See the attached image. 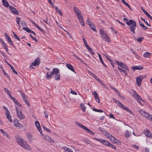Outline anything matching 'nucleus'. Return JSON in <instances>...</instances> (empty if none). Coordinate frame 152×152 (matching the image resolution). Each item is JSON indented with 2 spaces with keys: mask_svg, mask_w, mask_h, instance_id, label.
Segmentation results:
<instances>
[{
  "mask_svg": "<svg viewBox=\"0 0 152 152\" xmlns=\"http://www.w3.org/2000/svg\"><path fill=\"white\" fill-rule=\"evenodd\" d=\"M15 137L17 142L19 145L26 149L30 150L31 148L27 144V142L19 135H16Z\"/></svg>",
  "mask_w": 152,
  "mask_h": 152,
  "instance_id": "f257e3e1",
  "label": "nucleus"
},
{
  "mask_svg": "<svg viewBox=\"0 0 152 152\" xmlns=\"http://www.w3.org/2000/svg\"><path fill=\"white\" fill-rule=\"evenodd\" d=\"M123 20L126 21V24L129 26V28L130 29V31H132L133 34H135V29L136 26V23L135 21L132 20H130L128 21H127L128 19L125 18H123Z\"/></svg>",
  "mask_w": 152,
  "mask_h": 152,
  "instance_id": "f03ea898",
  "label": "nucleus"
},
{
  "mask_svg": "<svg viewBox=\"0 0 152 152\" xmlns=\"http://www.w3.org/2000/svg\"><path fill=\"white\" fill-rule=\"evenodd\" d=\"M100 34L103 39L107 42H110V38L104 30L101 29L100 30Z\"/></svg>",
  "mask_w": 152,
  "mask_h": 152,
  "instance_id": "7ed1b4c3",
  "label": "nucleus"
},
{
  "mask_svg": "<svg viewBox=\"0 0 152 152\" xmlns=\"http://www.w3.org/2000/svg\"><path fill=\"white\" fill-rule=\"evenodd\" d=\"M139 112L141 115L145 117L147 119L152 121V115L142 110H139Z\"/></svg>",
  "mask_w": 152,
  "mask_h": 152,
  "instance_id": "20e7f679",
  "label": "nucleus"
},
{
  "mask_svg": "<svg viewBox=\"0 0 152 152\" xmlns=\"http://www.w3.org/2000/svg\"><path fill=\"white\" fill-rule=\"evenodd\" d=\"M75 123L77 125H78L81 128H83L84 130L86 131L89 134L91 135H94V134L95 133L94 132L92 131L91 130L89 129L85 126L83 125L82 124H81L78 122H76Z\"/></svg>",
  "mask_w": 152,
  "mask_h": 152,
  "instance_id": "39448f33",
  "label": "nucleus"
},
{
  "mask_svg": "<svg viewBox=\"0 0 152 152\" xmlns=\"http://www.w3.org/2000/svg\"><path fill=\"white\" fill-rule=\"evenodd\" d=\"M134 95H132L133 97L137 101H141L143 102H145V101L142 100L141 97L135 91H133Z\"/></svg>",
  "mask_w": 152,
  "mask_h": 152,
  "instance_id": "423d86ee",
  "label": "nucleus"
},
{
  "mask_svg": "<svg viewBox=\"0 0 152 152\" xmlns=\"http://www.w3.org/2000/svg\"><path fill=\"white\" fill-rule=\"evenodd\" d=\"M143 78L144 77L142 75L136 77V82L138 86L141 85V83Z\"/></svg>",
  "mask_w": 152,
  "mask_h": 152,
  "instance_id": "0eeeda50",
  "label": "nucleus"
},
{
  "mask_svg": "<svg viewBox=\"0 0 152 152\" xmlns=\"http://www.w3.org/2000/svg\"><path fill=\"white\" fill-rule=\"evenodd\" d=\"M35 124L39 132L41 135H42V130L41 129L39 122L38 121H36L35 122Z\"/></svg>",
  "mask_w": 152,
  "mask_h": 152,
  "instance_id": "6e6552de",
  "label": "nucleus"
},
{
  "mask_svg": "<svg viewBox=\"0 0 152 152\" xmlns=\"http://www.w3.org/2000/svg\"><path fill=\"white\" fill-rule=\"evenodd\" d=\"M40 62V58L39 57H37L35 59L34 62L32 63L31 65L32 66H36L38 64L39 65Z\"/></svg>",
  "mask_w": 152,
  "mask_h": 152,
  "instance_id": "1a4fd4ad",
  "label": "nucleus"
},
{
  "mask_svg": "<svg viewBox=\"0 0 152 152\" xmlns=\"http://www.w3.org/2000/svg\"><path fill=\"white\" fill-rule=\"evenodd\" d=\"M9 7L12 13L17 15H18V12L15 8L12 7L11 6H9Z\"/></svg>",
  "mask_w": 152,
  "mask_h": 152,
  "instance_id": "9d476101",
  "label": "nucleus"
},
{
  "mask_svg": "<svg viewBox=\"0 0 152 152\" xmlns=\"http://www.w3.org/2000/svg\"><path fill=\"white\" fill-rule=\"evenodd\" d=\"M99 129L101 131V132L106 136L107 137L109 133L106 132V131L103 128L101 127H99Z\"/></svg>",
  "mask_w": 152,
  "mask_h": 152,
  "instance_id": "9b49d317",
  "label": "nucleus"
},
{
  "mask_svg": "<svg viewBox=\"0 0 152 152\" xmlns=\"http://www.w3.org/2000/svg\"><path fill=\"white\" fill-rule=\"evenodd\" d=\"M59 72V69L57 68H54L51 72V74L53 75H57L58 74Z\"/></svg>",
  "mask_w": 152,
  "mask_h": 152,
  "instance_id": "f8f14e48",
  "label": "nucleus"
},
{
  "mask_svg": "<svg viewBox=\"0 0 152 152\" xmlns=\"http://www.w3.org/2000/svg\"><path fill=\"white\" fill-rule=\"evenodd\" d=\"M115 62L117 64H118L120 67H122L123 68H124V67H125V66H126V65L123 62L118 61L116 60L115 61Z\"/></svg>",
  "mask_w": 152,
  "mask_h": 152,
  "instance_id": "ddd939ff",
  "label": "nucleus"
},
{
  "mask_svg": "<svg viewBox=\"0 0 152 152\" xmlns=\"http://www.w3.org/2000/svg\"><path fill=\"white\" fill-rule=\"evenodd\" d=\"M107 137L108 138L110 139L111 140L115 142H116L118 140L117 139H115L113 136L109 133Z\"/></svg>",
  "mask_w": 152,
  "mask_h": 152,
  "instance_id": "4468645a",
  "label": "nucleus"
},
{
  "mask_svg": "<svg viewBox=\"0 0 152 152\" xmlns=\"http://www.w3.org/2000/svg\"><path fill=\"white\" fill-rule=\"evenodd\" d=\"M11 99L14 101V103L16 104L17 106L20 107H22V105L19 103L14 97H12Z\"/></svg>",
  "mask_w": 152,
  "mask_h": 152,
  "instance_id": "2eb2a0df",
  "label": "nucleus"
},
{
  "mask_svg": "<svg viewBox=\"0 0 152 152\" xmlns=\"http://www.w3.org/2000/svg\"><path fill=\"white\" fill-rule=\"evenodd\" d=\"M66 66L70 70L73 72L75 73V72L74 69V68L72 65L70 64H67L66 65Z\"/></svg>",
  "mask_w": 152,
  "mask_h": 152,
  "instance_id": "dca6fc26",
  "label": "nucleus"
},
{
  "mask_svg": "<svg viewBox=\"0 0 152 152\" xmlns=\"http://www.w3.org/2000/svg\"><path fill=\"white\" fill-rule=\"evenodd\" d=\"M45 139L47 140L48 141L51 143H53L54 142V140L53 139H52L51 138L48 136H45Z\"/></svg>",
  "mask_w": 152,
  "mask_h": 152,
  "instance_id": "f3484780",
  "label": "nucleus"
},
{
  "mask_svg": "<svg viewBox=\"0 0 152 152\" xmlns=\"http://www.w3.org/2000/svg\"><path fill=\"white\" fill-rule=\"evenodd\" d=\"M120 107L123 109L126 110L128 112H129L130 113H131L132 114H133V113L127 107H125L122 104Z\"/></svg>",
  "mask_w": 152,
  "mask_h": 152,
  "instance_id": "a211bd4d",
  "label": "nucleus"
},
{
  "mask_svg": "<svg viewBox=\"0 0 152 152\" xmlns=\"http://www.w3.org/2000/svg\"><path fill=\"white\" fill-rule=\"evenodd\" d=\"M145 134L147 137L149 138L151 137V134L149 131L147 129L146 131H145Z\"/></svg>",
  "mask_w": 152,
  "mask_h": 152,
  "instance_id": "6ab92c4d",
  "label": "nucleus"
},
{
  "mask_svg": "<svg viewBox=\"0 0 152 152\" xmlns=\"http://www.w3.org/2000/svg\"><path fill=\"white\" fill-rule=\"evenodd\" d=\"M132 69L134 71L136 69L141 70L143 69V67L140 66H134L132 67Z\"/></svg>",
  "mask_w": 152,
  "mask_h": 152,
  "instance_id": "aec40b11",
  "label": "nucleus"
},
{
  "mask_svg": "<svg viewBox=\"0 0 152 152\" xmlns=\"http://www.w3.org/2000/svg\"><path fill=\"white\" fill-rule=\"evenodd\" d=\"M2 3L4 6L6 7L9 6V4L7 1L6 0H2Z\"/></svg>",
  "mask_w": 152,
  "mask_h": 152,
  "instance_id": "412c9836",
  "label": "nucleus"
},
{
  "mask_svg": "<svg viewBox=\"0 0 152 152\" xmlns=\"http://www.w3.org/2000/svg\"><path fill=\"white\" fill-rule=\"evenodd\" d=\"M27 137L28 140L30 142H31L33 140V136L30 133L27 134Z\"/></svg>",
  "mask_w": 152,
  "mask_h": 152,
  "instance_id": "4be33fe9",
  "label": "nucleus"
},
{
  "mask_svg": "<svg viewBox=\"0 0 152 152\" xmlns=\"http://www.w3.org/2000/svg\"><path fill=\"white\" fill-rule=\"evenodd\" d=\"M73 10L75 13L77 14L79 13H80V12H81L80 10L75 6H74L73 7Z\"/></svg>",
  "mask_w": 152,
  "mask_h": 152,
  "instance_id": "5701e85b",
  "label": "nucleus"
},
{
  "mask_svg": "<svg viewBox=\"0 0 152 152\" xmlns=\"http://www.w3.org/2000/svg\"><path fill=\"white\" fill-rule=\"evenodd\" d=\"M17 115L20 119H23L25 117L24 115L22 114V111L20 112V113L18 114Z\"/></svg>",
  "mask_w": 152,
  "mask_h": 152,
  "instance_id": "b1692460",
  "label": "nucleus"
},
{
  "mask_svg": "<svg viewBox=\"0 0 152 152\" xmlns=\"http://www.w3.org/2000/svg\"><path fill=\"white\" fill-rule=\"evenodd\" d=\"M98 56L99 58V59L100 60V61L101 62V63L104 65V66L105 67H107V66L104 64V62L102 60V59L101 57V56L100 54L98 53Z\"/></svg>",
  "mask_w": 152,
  "mask_h": 152,
  "instance_id": "393cba45",
  "label": "nucleus"
},
{
  "mask_svg": "<svg viewBox=\"0 0 152 152\" xmlns=\"http://www.w3.org/2000/svg\"><path fill=\"white\" fill-rule=\"evenodd\" d=\"M4 89L5 92H6V93L9 96V97L10 98H12V96L11 92H10V91L6 88H5Z\"/></svg>",
  "mask_w": 152,
  "mask_h": 152,
  "instance_id": "a878e982",
  "label": "nucleus"
},
{
  "mask_svg": "<svg viewBox=\"0 0 152 152\" xmlns=\"http://www.w3.org/2000/svg\"><path fill=\"white\" fill-rule=\"evenodd\" d=\"M0 130L4 135L6 136L8 138H9V136L7 132H4L2 129H1Z\"/></svg>",
  "mask_w": 152,
  "mask_h": 152,
  "instance_id": "bb28decb",
  "label": "nucleus"
},
{
  "mask_svg": "<svg viewBox=\"0 0 152 152\" xmlns=\"http://www.w3.org/2000/svg\"><path fill=\"white\" fill-rule=\"evenodd\" d=\"M7 41L9 42V43H10V44L12 45L14 47H15V46L14 45L13 43V42H12V40L11 39H10V38L9 37L7 38Z\"/></svg>",
  "mask_w": 152,
  "mask_h": 152,
  "instance_id": "cd10ccee",
  "label": "nucleus"
},
{
  "mask_svg": "<svg viewBox=\"0 0 152 152\" xmlns=\"http://www.w3.org/2000/svg\"><path fill=\"white\" fill-rule=\"evenodd\" d=\"M118 69L119 71L120 72H122L124 73L126 76L127 75V72H126V71L125 70H124L122 68H120L119 67H118Z\"/></svg>",
  "mask_w": 152,
  "mask_h": 152,
  "instance_id": "c85d7f7f",
  "label": "nucleus"
},
{
  "mask_svg": "<svg viewBox=\"0 0 152 152\" xmlns=\"http://www.w3.org/2000/svg\"><path fill=\"white\" fill-rule=\"evenodd\" d=\"M91 27V29L94 31L96 32L97 31L96 30V27L95 26L93 23H92L91 25L90 26Z\"/></svg>",
  "mask_w": 152,
  "mask_h": 152,
  "instance_id": "c756f323",
  "label": "nucleus"
},
{
  "mask_svg": "<svg viewBox=\"0 0 152 152\" xmlns=\"http://www.w3.org/2000/svg\"><path fill=\"white\" fill-rule=\"evenodd\" d=\"M151 54V53L148 52H145V53L144 54L143 56L145 58H149L150 57Z\"/></svg>",
  "mask_w": 152,
  "mask_h": 152,
  "instance_id": "7c9ffc66",
  "label": "nucleus"
},
{
  "mask_svg": "<svg viewBox=\"0 0 152 152\" xmlns=\"http://www.w3.org/2000/svg\"><path fill=\"white\" fill-rule=\"evenodd\" d=\"M6 118L8 119L9 121L10 122H12V120L11 118V116L10 114H5Z\"/></svg>",
  "mask_w": 152,
  "mask_h": 152,
  "instance_id": "2f4dec72",
  "label": "nucleus"
},
{
  "mask_svg": "<svg viewBox=\"0 0 152 152\" xmlns=\"http://www.w3.org/2000/svg\"><path fill=\"white\" fill-rule=\"evenodd\" d=\"M23 30H25L28 33H31L32 31L28 27H23Z\"/></svg>",
  "mask_w": 152,
  "mask_h": 152,
  "instance_id": "473e14b6",
  "label": "nucleus"
},
{
  "mask_svg": "<svg viewBox=\"0 0 152 152\" xmlns=\"http://www.w3.org/2000/svg\"><path fill=\"white\" fill-rule=\"evenodd\" d=\"M113 100H114L116 104H117L118 106H119L120 107L122 105V104L118 100L115 99L114 98L113 99Z\"/></svg>",
  "mask_w": 152,
  "mask_h": 152,
  "instance_id": "72a5a7b5",
  "label": "nucleus"
},
{
  "mask_svg": "<svg viewBox=\"0 0 152 152\" xmlns=\"http://www.w3.org/2000/svg\"><path fill=\"white\" fill-rule=\"evenodd\" d=\"M139 23L140 25L143 28V29L145 30H147L148 29L147 27L145 26L144 24H143L142 23L141 21H139Z\"/></svg>",
  "mask_w": 152,
  "mask_h": 152,
  "instance_id": "f704fd0d",
  "label": "nucleus"
},
{
  "mask_svg": "<svg viewBox=\"0 0 152 152\" xmlns=\"http://www.w3.org/2000/svg\"><path fill=\"white\" fill-rule=\"evenodd\" d=\"M122 2L125 5H126L127 7H129L130 9H131V8L129 5L124 0H121Z\"/></svg>",
  "mask_w": 152,
  "mask_h": 152,
  "instance_id": "c9c22d12",
  "label": "nucleus"
},
{
  "mask_svg": "<svg viewBox=\"0 0 152 152\" xmlns=\"http://www.w3.org/2000/svg\"><path fill=\"white\" fill-rule=\"evenodd\" d=\"M55 8L56 9V12L58 13L61 16H63V14L60 10L58 8L57 6H55Z\"/></svg>",
  "mask_w": 152,
  "mask_h": 152,
  "instance_id": "e433bc0d",
  "label": "nucleus"
},
{
  "mask_svg": "<svg viewBox=\"0 0 152 152\" xmlns=\"http://www.w3.org/2000/svg\"><path fill=\"white\" fill-rule=\"evenodd\" d=\"M102 143L103 144V145H105L108 146L110 143V142H108V141L105 140H103L102 141Z\"/></svg>",
  "mask_w": 152,
  "mask_h": 152,
  "instance_id": "4c0bfd02",
  "label": "nucleus"
},
{
  "mask_svg": "<svg viewBox=\"0 0 152 152\" xmlns=\"http://www.w3.org/2000/svg\"><path fill=\"white\" fill-rule=\"evenodd\" d=\"M77 17L78 20H79L80 19H83V17L82 16V14L81 13V12H80V13H79L77 14Z\"/></svg>",
  "mask_w": 152,
  "mask_h": 152,
  "instance_id": "58836bf2",
  "label": "nucleus"
},
{
  "mask_svg": "<svg viewBox=\"0 0 152 152\" xmlns=\"http://www.w3.org/2000/svg\"><path fill=\"white\" fill-rule=\"evenodd\" d=\"M49 72H47V76L46 78L48 79H50L52 77V75H53L51 73H50V74H49Z\"/></svg>",
  "mask_w": 152,
  "mask_h": 152,
  "instance_id": "ea45409f",
  "label": "nucleus"
},
{
  "mask_svg": "<svg viewBox=\"0 0 152 152\" xmlns=\"http://www.w3.org/2000/svg\"><path fill=\"white\" fill-rule=\"evenodd\" d=\"M0 68H1V69L2 71L4 73V75L6 76L7 77H9L8 75V74L5 72L4 69L3 68L2 66L1 65Z\"/></svg>",
  "mask_w": 152,
  "mask_h": 152,
  "instance_id": "a19ab883",
  "label": "nucleus"
},
{
  "mask_svg": "<svg viewBox=\"0 0 152 152\" xmlns=\"http://www.w3.org/2000/svg\"><path fill=\"white\" fill-rule=\"evenodd\" d=\"M93 110L94 111L99 112V113H102L103 112V111L102 110H98L95 108H93Z\"/></svg>",
  "mask_w": 152,
  "mask_h": 152,
  "instance_id": "79ce46f5",
  "label": "nucleus"
},
{
  "mask_svg": "<svg viewBox=\"0 0 152 152\" xmlns=\"http://www.w3.org/2000/svg\"><path fill=\"white\" fill-rule=\"evenodd\" d=\"M42 128H43L45 129V130L46 131H47V132H49V133H50L51 132V130L49 129H48V128H47L46 127H45V126L43 125L42 126Z\"/></svg>",
  "mask_w": 152,
  "mask_h": 152,
  "instance_id": "37998d69",
  "label": "nucleus"
},
{
  "mask_svg": "<svg viewBox=\"0 0 152 152\" xmlns=\"http://www.w3.org/2000/svg\"><path fill=\"white\" fill-rule=\"evenodd\" d=\"M130 132L128 130L126 131L125 132V136L126 137H128L130 136Z\"/></svg>",
  "mask_w": 152,
  "mask_h": 152,
  "instance_id": "c03bdc74",
  "label": "nucleus"
},
{
  "mask_svg": "<svg viewBox=\"0 0 152 152\" xmlns=\"http://www.w3.org/2000/svg\"><path fill=\"white\" fill-rule=\"evenodd\" d=\"M79 21H80V24H81V25L82 26H85V24H84V22L83 20V18L81 19H79Z\"/></svg>",
  "mask_w": 152,
  "mask_h": 152,
  "instance_id": "a18cd8bd",
  "label": "nucleus"
},
{
  "mask_svg": "<svg viewBox=\"0 0 152 152\" xmlns=\"http://www.w3.org/2000/svg\"><path fill=\"white\" fill-rule=\"evenodd\" d=\"M55 79L56 80H60V75L59 74H58L55 75Z\"/></svg>",
  "mask_w": 152,
  "mask_h": 152,
  "instance_id": "49530a36",
  "label": "nucleus"
},
{
  "mask_svg": "<svg viewBox=\"0 0 152 152\" xmlns=\"http://www.w3.org/2000/svg\"><path fill=\"white\" fill-rule=\"evenodd\" d=\"M141 19L143 20V21L148 26H151V25L149 24L147 22V20H146L145 19H144L142 18H141Z\"/></svg>",
  "mask_w": 152,
  "mask_h": 152,
  "instance_id": "de8ad7c7",
  "label": "nucleus"
},
{
  "mask_svg": "<svg viewBox=\"0 0 152 152\" xmlns=\"http://www.w3.org/2000/svg\"><path fill=\"white\" fill-rule=\"evenodd\" d=\"M86 23L87 24H88L90 26L91 25L92 23L90 20L89 19V18H88L87 21H86Z\"/></svg>",
  "mask_w": 152,
  "mask_h": 152,
  "instance_id": "09e8293b",
  "label": "nucleus"
},
{
  "mask_svg": "<svg viewBox=\"0 0 152 152\" xmlns=\"http://www.w3.org/2000/svg\"><path fill=\"white\" fill-rule=\"evenodd\" d=\"M144 39V37H139L137 39V41L139 42H141L142 40Z\"/></svg>",
  "mask_w": 152,
  "mask_h": 152,
  "instance_id": "8fccbe9b",
  "label": "nucleus"
},
{
  "mask_svg": "<svg viewBox=\"0 0 152 152\" xmlns=\"http://www.w3.org/2000/svg\"><path fill=\"white\" fill-rule=\"evenodd\" d=\"M2 42H1L2 43V45L4 48L7 47L6 44L4 42L3 40H2Z\"/></svg>",
  "mask_w": 152,
  "mask_h": 152,
  "instance_id": "3c124183",
  "label": "nucleus"
},
{
  "mask_svg": "<svg viewBox=\"0 0 152 152\" xmlns=\"http://www.w3.org/2000/svg\"><path fill=\"white\" fill-rule=\"evenodd\" d=\"M108 146H109L112 147L113 148H114L115 150L116 149V148L115 147V146H114V145H113L112 144H111V143H109V145Z\"/></svg>",
  "mask_w": 152,
  "mask_h": 152,
  "instance_id": "603ef678",
  "label": "nucleus"
},
{
  "mask_svg": "<svg viewBox=\"0 0 152 152\" xmlns=\"http://www.w3.org/2000/svg\"><path fill=\"white\" fill-rule=\"evenodd\" d=\"M19 127V128H21L23 126V125L19 123H18L17 124H15V125Z\"/></svg>",
  "mask_w": 152,
  "mask_h": 152,
  "instance_id": "864d4df0",
  "label": "nucleus"
},
{
  "mask_svg": "<svg viewBox=\"0 0 152 152\" xmlns=\"http://www.w3.org/2000/svg\"><path fill=\"white\" fill-rule=\"evenodd\" d=\"M16 19H17V20H16L17 23L18 25H20V18H19L18 17H17Z\"/></svg>",
  "mask_w": 152,
  "mask_h": 152,
  "instance_id": "5fc2aeb1",
  "label": "nucleus"
},
{
  "mask_svg": "<svg viewBox=\"0 0 152 152\" xmlns=\"http://www.w3.org/2000/svg\"><path fill=\"white\" fill-rule=\"evenodd\" d=\"M30 37H31V38L33 39L36 42H37V40L36 39V38L35 37H33L31 34H30Z\"/></svg>",
  "mask_w": 152,
  "mask_h": 152,
  "instance_id": "6e6d98bb",
  "label": "nucleus"
},
{
  "mask_svg": "<svg viewBox=\"0 0 152 152\" xmlns=\"http://www.w3.org/2000/svg\"><path fill=\"white\" fill-rule=\"evenodd\" d=\"M94 139L96 140L99 141V142H100L101 143H102V141L103 140V139H97L96 138H95Z\"/></svg>",
  "mask_w": 152,
  "mask_h": 152,
  "instance_id": "4d7b16f0",
  "label": "nucleus"
},
{
  "mask_svg": "<svg viewBox=\"0 0 152 152\" xmlns=\"http://www.w3.org/2000/svg\"><path fill=\"white\" fill-rule=\"evenodd\" d=\"M20 24L23 26H25L26 25V23L24 21H20Z\"/></svg>",
  "mask_w": 152,
  "mask_h": 152,
  "instance_id": "13d9d810",
  "label": "nucleus"
},
{
  "mask_svg": "<svg viewBox=\"0 0 152 152\" xmlns=\"http://www.w3.org/2000/svg\"><path fill=\"white\" fill-rule=\"evenodd\" d=\"M37 28H38L40 31L41 32H43V33H45V32L44 31L42 30V28L40 27L39 26H38L37 27Z\"/></svg>",
  "mask_w": 152,
  "mask_h": 152,
  "instance_id": "bf43d9fd",
  "label": "nucleus"
},
{
  "mask_svg": "<svg viewBox=\"0 0 152 152\" xmlns=\"http://www.w3.org/2000/svg\"><path fill=\"white\" fill-rule=\"evenodd\" d=\"M63 148L65 150V152H67L68 151L69 148L66 147H64Z\"/></svg>",
  "mask_w": 152,
  "mask_h": 152,
  "instance_id": "052dcab7",
  "label": "nucleus"
},
{
  "mask_svg": "<svg viewBox=\"0 0 152 152\" xmlns=\"http://www.w3.org/2000/svg\"><path fill=\"white\" fill-rule=\"evenodd\" d=\"M24 101L28 106H30V104L28 103V101L27 99L24 100Z\"/></svg>",
  "mask_w": 152,
  "mask_h": 152,
  "instance_id": "680f3d73",
  "label": "nucleus"
},
{
  "mask_svg": "<svg viewBox=\"0 0 152 152\" xmlns=\"http://www.w3.org/2000/svg\"><path fill=\"white\" fill-rule=\"evenodd\" d=\"M96 101L98 103H99L100 102V100L98 97H96L95 98Z\"/></svg>",
  "mask_w": 152,
  "mask_h": 152,
  "instance_id": "e2e57ef3",
  "label": "nucleus"
},
{
  "mask_svg": "<svg viewBox=\"0 0 152 152\" xmlns=\"http://www.w3.org/2000/svg\"><path fill=\"white\" fill-rule=\"evenodd\" d=\"M71 93L72 94H74L75 95H76L77 94L76 92L73 91L72 89H71Z\"/></svg>",
  "mask_w": 152,
  "mask_h": 152,
  "instance_id": "0e129e2a",
  "label": "nucleus"
},
{
  "mask_svg": "<svg viewBox=\"0 0 152 152\" xmlns=\"http://www.w3.org/2000/svg\"><path fill=\"white\" fill-rule=\"evenodd\" d=\"M12 72L15 74H18V73L17 72L15 71V69L13 68V69H12Z\"/></svg>",
  "mask_w": 152,
  "mask_h": 152,
  "instance_id": "69168bd1",
  "label": "nucleus"
},
{
  "mask_svg": "<svg viewBox=\"0 0 152 152\" xmlns=\"http://www.w3.org/2000/svg\"><path fill=\"white\" fill-rule=\"evenodd\" d=\"M109 118H112L113 119H115V118L114 117L113 115L111 113H110L109 114Z\"/></svg>",
  "mask_w": 152,
  "mask_h": 152,
  "instance_id": "338daca9",
  "label": "nucleus"
},
{
  "mask_svg": "<svg viewBox=\"0 0 152 152\" xmlns=\"http://www.w3.org/2000/svg\"><path fill=\"white\" fill-rule=\"evenodd\" d=\"M116 20L118 22V23L122 25V26H124L125 25L124 24L122 23V22H121L120 21H119L118 20L116 19Z\"/></svg>",
  "mask_w": 152,
  "mask_h": 152,
  "instance_id": "774afa93",
  "label": "nucleus"
}]
</instances>
